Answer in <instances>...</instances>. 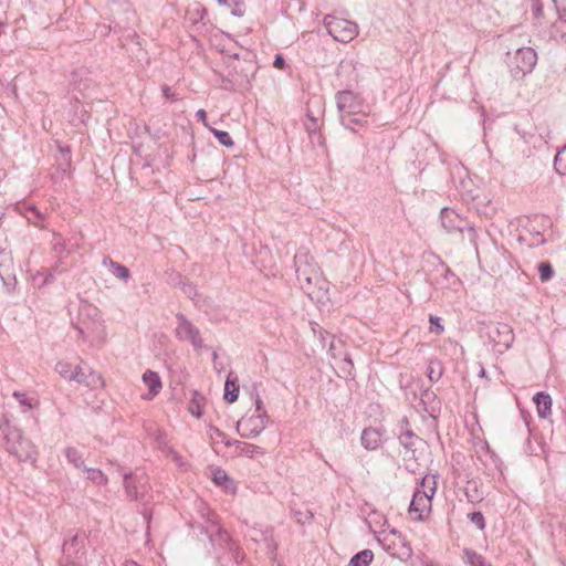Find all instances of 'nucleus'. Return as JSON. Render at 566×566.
<instances>
[{
    "mask_svg": "<svg viewBox=\"0 0 566 566\" xmlns=\"http://www.w3.org/2000/svg\"><path fill=\"white\" fill-rule=\"evenodd\" d=\"M382 535H384V538L381 541L384 544L386 542H388L390 539V537H394V539H391L390 543L387 544V546H386L387 551H395L396 546H397V541H398L403 547H406L408 554L411 553L410 547L406 546L405 538L401 536V534L398 531L392 528L389 531V533H382Z\"/></svg>",
    "mask_w": 566,
    "mask_h": 566,
    "instance_id": "23",
    "label": "nucleus"
},
{
    "mask_svg": "<svg viewBox=\"0 0 566 566\" xmlns=\"http://www.w3.org/2000/svg\"><path fill=\"white\" fill-rule=\"evenodd\" d=\"M13 397L20 403V406L27 409H35L40 406L39 399L35 397H29L25 392L14 391Z\"/></svg>",
    "mask_w": 566,
    "mask_h": 566,
    "instance_id": "25",
    "label": "nucleus"
},
{
    "mask_svg": "<svg viewBox=\"0 0 566 566\" xmlns=\"http://www.w3.org/2000/svg\"><path fill=\"white\" fill-rule=\"evenodd\" d=\"M292 513L298 524H305L314 518V514L311 511L301 512L297 510H293Z\"/></svg>",
    "mask_w": 566,
    "mask_h": 566,
    "instance_id": "36",
    "label": "nucleus"
},
{
    "mask_svg": "<svg viewBox=\"0 0 566 566\" xmlns=\"http://www.w3.org/2000/svg\"><path fill=\"white\" fill-rule=\"evenodd\" d=\"M196 115H197V117H198V118H200V119L203 122V124L206 125V118H207V113H206V111H205V109H199V111L197 112V114H196Z\"/></svg>",
    "mask_w": 566,
    "mask_h": 566,
    "instance_id": "49",
    "label": "nucleus"
},
{
    "mask_svg": "<svg viewBox=\"0 0 566 566\" xmlns=\"http://www.w3.org/2000/svg\"><path fill=\"white\" fill-rule=\"evenodd\" d=\"M205 405V397L199 394L198 391H195L189 405V411L195 417H200L202 413V408Z\"/></svg>",
    "mask_w": 566,
    "mask_h": 566,
    "instance_id": "26",
    "label": "nucleus"
},
{
    "mask_svg": "<svg viewBox=\"0 0 566 566\" xmlns=\"http://www.w3.org/2000/svg\"><path fill=\"white\" fill-rule=\"evenodd\" d=\"M55 370L56 373L63 377L64 379L66 380H71L72 378H74V376H72V373H73V368H72V365L67 361H59L56 365H55Z\"/></svg>",
    "mask_w": 566,
    "mask_h": 566,
    "instance_id": "33",
    "label": "nucleus"
},
{
    "mask_svg": "<svg viewBox=\"0 0 566 566\" xmlns=\"http://www.w3.org/2000/svg\"><path fill=\"white\" fill-rule=\"evenodd\" d=\"M339 118L345 128L353 132L355 126H364L368 112L364 101L352 91H340L336 94Z\"/></svg>",
    "mask_w": 566,
    "mask_h": 566,
    "instance_id": "3",
    "label": "nucleus"
},
{
    "mask_svg": "<svg viewBox=\"0 0 566 566\" xmlns=\"http://www.w3.org/2000/svg\"><path fill=\"white\" fill-rule=\"evenodd\" d=\"M210 439L212 440V442H217L219 440L223 441L226 443V436L224 433L219 430L218 428L216 427H210Z\"/></svg>",
    "mask_w": 566,
    "mask_h": 566,
    "instance_id": "39",
    "label": "nucleus"
},
{
    "mask_svg": "<svg viewBox=\"0 0 566 566\" xmlns=\"http://www.w3.org/2000/svg\"><path fill=\"white\" fill-rule=\"evenodd\" d=\"M484 333L497 353H504L514 342L513 328L506 323H489Z\"/></svg>",
    "mask_w": 566,
    "mask_h": 566,
    "instance_id": "6",
    "label": "nucleus"
},
{
    "mask_svg": "<svg viewBox=\"0 0 566 566\" xmlns=\"http://www.w3.org/2000/svg\"><path fill=\"white\" fill-rule=\"evenodd\" d=\"M212 134L218 138L219 143L226 147H232L234 145L230 134L224 130L211 128Z\"/></svg>",
    "mask_w": 566,
    "mask_h": 566,
    "instance_id": "35",
    "label": "nucleus"
},
{
    "mask_svg": "<svg viewBox=\"0 0 566 566\" xmlns=\"http://www.w3.org/2000/svg\"><path fill=\"white\" fill-rule=\"evenodd\" d=\"M537 53L532 48H520L510 61L511 73L514 77H523L531 73L536 65Z\"/></svg>",
    "mask_w": 566,
    "mask_h": 566,
    "instance_id": "9",
    "label": "nucleus"
},
{
    "mask_svg": "<svg viewBox=\"0 0 566 566\" xmlns=\"http://www.w3.org/2000/svg\"><path fill=\"white\" fill-rule=\"evenodd\" d=\"M53 279H54L53 274H52V273H49V274L46 275L45 280H44V283H50V282H52V281H53Z\"/></svg>",
    "mask_w": 566,
    "mask_h": 566,
    "instance_id": "56",
    "label": "nucleus"
},
{
    "mask_svg": "<svg viewBox=\"0 0 566 566\" xmlns=\"http://www.w3.org/2000/svg\"><path fill=\"white\" fill-rule=\"evenodd\" d=\"M212 357H213V359L216 360V359L218 358V354L214 352V353L212 354Z\"/></svg>",
    "mask_w": 566,
    "mask_h": 566,
    "instance_id": "61",
    "label": "nucleus"
},
{
    "mask_svg": "<svg viewBox=\"0 0 566 566\" xmlns=\"http://www.w3.org/2000/svg\"><path fill=\"white\" fill-rule=\"evenodd\" d=\"M72 378L70 381H75L77 384H85L87 386H95L98 382H102L101 376L95 371H90L85 374L81 366H76L72 373Z\"/></svg>",
    "mask_w": 566,
    "mask_h": 566,
    "instance_id": "18",
    "label": "nucleus"
},
{
    "mask_svg": "<svg viewBox=\"0 0 566 566\" xmlns=\"http://www.w3.org/2000/svg\"><path fill=\"white\" fill-rule=\"evenodd\" d=\"M65 457L70 463H72L77 469L84 470V462L82 460V454L78 450L72 447H67L65 449Z\"/></svg>",
    "mask_w": 566,
    "mask_h": 566,
    "instance_id": "30",
    "label": "nucleus"
},
{
    "mask_svg": "<svg viewBox=\"0 0 566 566\" xmlns=\"http://www.w3.org/2000/svg\"><path fill=\"white\" fill-rule=\"evenodd\" d=\"M537 270L542 282H548L554 276V270L549 262H541Z\"/></svg>",
    "mask_w": 566,
    "mask_h": 566,
    "instance_id": "32",
    "label": "nucleus"
},
{
    "mask_svg": "<svg viewBox=\"0 0 566 566\" xmlns=\"http://www.w3.org/2000/svg\"><path fill=\"white\" fill-rule=\"evenodd\" d=\"M324 25L328 34L332 35L334 40L342 43L350 42L358 34V27L356 23L332 14H327L324 18Z\"/></svg>",
    "mask_w": 566,
    "mask_h": 566,
    "instance_id": "5",
    "label": "nucleus"
},
{
    "mask_svg": "<svg viewBox=\"0 0 566 566\" xmlns=\"http://www.w3.org/2000/svg\"><path fill=\"white\" fill-rule=\"evenodd\" d=\"M467 233H468V238H469V241L474 245L476 247V240H478V232H476V229L474 228V226L470 224L468 222V227H465V230Z\"/></svg>",
    "mask_w": 566,
    "mask_h": 566,
    "instance_id": "41",
    "label": "nucleus"
},
{
    "mask_svg": "<svg viewBox=\"0 0 566 566\" xmlns=\"http://www.w3.org/2000/svg\"><path fill=\"white\" fill-rule=\"evenodd\" d=\"M61 566H78V565L76 563H74L73 560H69V562L62 563Z\"/></svg>",
    "mask_w": 566,
    "mask_h": 566,
    "instance_id": "57",
    "label": "nucleus"
},
{
    "mask_svg": "<svg viewBox=\"0 0 566 566\" xmlns=\"http://www.w3.org/2000/svg\"><path fill=\"white\" fill-rule=\"evenodd\" d=\"M62 549L66 562L81 558L85 553L84 537H80L78 533L73 534L69 541L64 542Z\"/></svg>",
    "mask_w": 566,
    "mask_h": 566,
    "instance_id": "14",
    "label": "nucleus"
},
{
    "mask_svg": "<svg viewBox=\"0 0 566 566\" xmlns=\"http://www.w3.org/2000/svg\"><path fill=\"white\" fill-rule=\"evenodd\" d=\"M443 374L442 365L439 360L431 359L427 366V375L430 381H438Z\"/></svg>",
    "mask_w": 566,
    "mask_h": 566,
    "instance_id": "29",
    "label": "nucleus"
},
{
    "mask_svg": "<svg viewBox=\"0 0 566 566\" xmlns=\"http://www.w3.org/2000/svg\"><path fill=\"white\" fill-rule=\"evenodd\" d=\"M130 36H132V39L136 40V44L139 45V36H138V34L136 32H133V34Z\"/></svg>",
    "mask_w": 566,
    "mask_h": 566,
    "instance_id": "58",
    "label": "nucleus"
},
{
    "mask_svg": "<svg viewBox=\"0 0 566 566\" xmlns=\"http://www.w3.org/2000/svg\"><path fill=\"white\" fill-rule=\"evenodd\" d=\"M343 359L345 363H347L350 367L353 366V361L347 353H344Z\"/></svg>",
    "mask_w": 566,
    "mask_h": 566,
    "instance_id": "52",
    "label": "nucleus"
},
{
    "mask_svg": "<svg viewBox=\"0 0 566 566\" xmlns=\"http://www.w3.org/2000/svg\"><path fill=\"white\" fill-rule=\"evenodd\" d=\"M440 317L430 315V331L436 334H441L443 332V325L440 323Z\"/></svg>",
    "mask_w": 566,
    "mask_h": 566,
    "instance_id": "38",
    "label": "nucleus"
},
{
    "mask_svg": "<svg viewBox=\"0 0 566 566\" xmlns=\"http://www.w3.org/2000/svg\"><path fill=\"white\" fill-rule=\"evenodd\" d=\"M554 167L560 176H566V146L555 155Z\"/></svg>",
    "mask_w": 566,
    "mask_h": 566,
    "instance_id": "31",
    "label": "nucleus"
},
{
    "mask_svg": "<svg viewBox=\"0 0 566 566\" xmlns=\"http://www.w3.org/2000/svg\"><path fill=\"white\" fill-rule=\"evenodd\" d=\"M533 13L535 17H541L543 14V6L541 3L535 4L533 8Z\"/></svg>",
    "mask_w": 566,
    "mask_h": 566,
    "instance_id": "48",
    "label": "nucleus"
},
{
    "mask_svg": "<svg viewBox=\"0 0 566 566\" xmlns=\"http://www.w3.org/2000/svg\"><path fill=\"white\" fill-rule=\"evenodd\" d=\"M124 489L128 497L143 500L148 491V478L144 473H125Z\"/></svg>",
    "mask_w": 566,
    "mask_h": 566,
    "instance_id": "11",
    "label": "nucleus"
},
{
    "mask_svg": "<svg viewBox=\"0 0 566 566\" xmlns=\"http://www.w3.org/2000/svg\"><path fill=\"white\" fill-rule=\"evenodd\" d=\"M534 402L536 403L537 412L541 418H546L551 415L552 398L548 394L543 391L537 392L534 396Z\"/></svg>",
    "mask_w": 566,
    "mask_h": 566,
    "instance_id": "21",
    "label": "nucleus"
},
{
    "mask_svg": "<svg viewBox=\"0 0 566 566\" xmlns=\"http://www.w3.org/2000/svg\"><path fill=\"white\" fill-rule=\"evenodd\" d=\"M239 396V384L237 378H232V373H230L227 377L224 384V400L229 403H233L237 401Z\"/></svg>",
    "mask_w": 566,
    "mask_h": 566,
    "instance_id": "22",
    "label": "nucleus"
},
{
    "mask_svg": "<svg viewBox=\"0 0 566 566\" xmlns=\"http://www.w3.org/2000/svg\"><path fill=\"white\" fill-rule=\"evenodd\" d=\"M192 291H195V287L191 284H187L184 286V292L189 294L191 296Z\"/></svg>",
    "mask_w": 566,
    "mask_h": 566,
    "instance_id": "51",
    "label": "nucleus"
},
{
    "mask_svg": "<svg viewBox=\"0 0 566 566\" xmlns=\"http://www.w3.org/2000/svg\"><path fill=\"white\" fill-rule=\"evenodd\" d=\"M470 521L481 531L485 528V520L481 512H473L469 515Z\"/></svg>",
    "mask_w": 566,
    "mask_h": 566,
    "instance_id": "37",
    "label": "nucleus"
},
{
    "mask_svg": "<svg viewBox=\"0 0 566 566\" xmlns=\"http://www.w3.org/2000/svg\"><path fill=\"white\" fill-rule=\"evenodd\" d=\"M436 493V476L426 475L416 489L409 506V513L413 518L423 521L431 512L432 497Z\"/></svg>",
    "mask_w": 566,
    "mask_h": 566,
    "instance_id": "4",
    "label": "nucleus"
},
{
    "mask_svg": "<svg viewBox=\"0 0 566 566\" xmlns=\"http://www.w3.org/2000/svg\"><path fill=\"white\" fill-rule=\"evenodd\" d=\"M343 342L340 339L332 338L328 343V355L332 359H337L343 355L342 353Z\"/></svg>",
    "mask_w": 566,
    "mask_h": 566,
    "instance_id": "34",
    "label": "nucleus"
},
{
    "mask_svg": "<svg viewBox=\"0 0 566 566\" xmlns=\"http://www.w3.org/2000/svg\"><path fill=\"white\" fill-rule=\"evenodd\" d=\"M206 533L213 545L224 546L230 552L234 551L235 545L230 534L223 530L216 520L208 518Z\"/></svg>",
    "mask_w": 566,
    "mask_h": 566,
    "instance_id": "12",
    "label": "nucleus"
},
{
    "mask_svg": "<svg viewBox=\"0 0 566 566\" xmlns=\"http://www.w3.org/2000/svg\"><path fill=\"white\" fill-rule=\"evenodd\" d=\"M318 334H319V339L324 347L326 346L327 342L329 343L332 338H335L327 331H325L323 328H319Z\"/></svg>",
    "mask_w": 566,
    "mask_h": 566,
    "instance_id": "42",
    "label": "nucleus"
},
{
    "mask_svg": "<svg viewBox=\"0 0 566 566\" xmlns=\"http://www.w3.org/2000/svg\"><path fill=\"white\" fill-rule=\"evenodd\" d=\"M226 446H235L239 455L249 458L262 457L265 453L261 447L239 440L226 441Z\"/></svg>",
    "mask_w": 566,
    "mask_h": 566,
    "instance_id": "17",
    "label": "nucleus"
},
{
    "mask_svg": "<svg viewBox=\"0 0 566 566\" xmlns=\"http://www.w3.org/2000/svg\"><path fill=\"white\" fill-rule=\"evenodd\" d=\"M175 336L179 342L190 343L197 350L205 347L199 328L182 313L176 314Z\"/></svg>",
    "mask_w": 566,
    "mask_h": 566,
    "instance_id": "8",
    "label": "nucleus"
},
{
    "mask_svg": "<svg viewBox=\"0 0 566 566\" xmlns=\"http://www.w3.org/2000/svg\"><path fill=\"white\" fill-rule=\"evenodd\" d=\"M361 444L367 450H376L381 446V433L374 428H366L361 433Z\"/></svg>",
    "mask_w": 566,
    "mask_h": 566,
    "instance_id": "19",
    "label": "nucleus"
},
{
    "mask_svg": "<svg viewBox=\"0 0 566 566\" xmlns=\"http://www.w3.org/2000/svg\"><path fill=\"white\" fill-rule=\"evenodd\" d=\"M219 4H228V0H218Z\"/></svg>",
    "mask_w": 566,
    "mask_h": 566,
    "instance_id": "60",
    "label": "nucleus"
},
{
    "mask_svg": "<svg viewBox=\"0 0 566 566\" xmlns=\"http://www.w3.org/2000/svg\"><path fill=\"white\" fill-rule=\"evenodd\" d=\"M108 265L112 270V273L116 277L120 279L124 282H127L129 280L130 273H129L128 268H126L125 265L117 263L111 259L108 260Z\"/></svg>",
    "mask_w": 566,
    "mask_h": 566,
    "instance_id": "27",
    "label": "nucleus"
},
{
    "mask_svg": "<svg viewBox=\"0 0 566 566\" xmlns=\"http://www.w3.org/2000/svg\"><path fill=\"white\" fill-rule=\"evenodd\" d=\"M255 408H256L258 413H262L263 415V412H265V410L263 409V402H262L260 397H258L255 399Z\"/></svg>",
    "mask_w": 566,
    "mask_h": 566,
    "instance_id": "47",
    "label": "nucleus"
},
{
    "mask_svg": "<svg viewBox=\"0 0 566 566\" xmlns=\"http://www.w3.org/2000/svg\"><path fill=\"white\" fill-rule=\"evenodd\" d=\"M440 221L441 226L448 233H463L465 227H468V221L464 218H462L457 211L448 207L441 209Z\"/></svg>",
    "mask_w": 566,
    "mask_h": 566,
    "instance_id": "13",
    "label": "nucleus"
},
{
    "mask_svg": "<svg viewBox=\"0 0 566 566\" xmlns=\"http://www.w3.org/2000/svg\"><path fill=\"white\" fill-rule=\"evenodd\" d=\"M84 342L91 345H103L106 342L107 333L99 310L88 303L81 301L76 322L73 324Z\"/></svg>",
    "mask_w": 566,
    "mask_h": 566,
    "instance_id": "2",
    "label": "nucleus"
},
{
    "mask_svg": "<svg viewBox=\"0 0 566 566\" xmlns=\"http://www.w3.org/2000/svg\"><path fill=\"white\" fill-rule=\"evenodd\" d=\"M297 281L301 289L313 301H322L328 292V283L308 253L294 256Z\"/></svg>",
    "mask_w": 566,
    "mask_h": 566,
    "instance_id": "1",
    "label": "nucleus"
},
{
    "mask_svg": "<svg viewBox=\"0 0 566 566\" xmlns=\"http://www.w3.org/2000/svg\"><path fill=\"white\" fill-rule=\"evenodd\" d=\"M123 566H140L134 560H126Z\"/></svg>",
    "mask_w": 566,
    "mask_h": 566,
    "instance_id": "54",
    "label": "nucleus"
},
{
    "mask_svg": "<svg viewBox=\"0 0 566 566\" xmlns=\"http://www.w3.org/2000/svg\"><path fill=\"white\" fill-rule=\"evenodd\" d=\"M399 441L406 451L410 452L412 457H415L416 451L424 444L423 440L408 428L401 432L399 436Z\"/></svg>",
    "mask_w": 566,
    "mask_h": 566,
    "instance_id": "15",
    "label": "nucleus"
},
{
    "mask_svg": "<svg viewBox=\"0 0 566 566\" xmlns=\"http://www.w3.org/2000/svg\"><path fill=\"white\" fill-rule=\"evenodd\" d=\"M7 450L20 461H28L34 458L35 448L19 429H10L6 434Z\"/></svg>",
    "mask_w": 566,
    "mask_h": 566,
    "instance_id": "7",
    "label": "nucleus"
},
{
    "mask_svg": "<svg viewBox=\"0 0 566 566\" xmlns=\"http://www.w3.org/2000/svg\"><path fill=\"white\" fill-rule=\"evenodd\" d=\"M373 558L374 553L370 549H364L350 558L348 566H368Z\"/></svg>",
    "mask_w": 566,
    "mask_h": 566,
    "instance_id": "24",
    "label": "nucleus"
},
{
    "mask_svg": "<svg viewBox=\"0 0 566 566\" xmlns=\"http://www.w3.org/2000/svg\"><path fill=\"white\" fill-rule=\"evenodd\" d=\"M199 12H200V19H202L203 15H206V13H207L205 9L199 10Z\"/></svg>",
    "mask_w": 566,
    "mask_h": 566,
    "instance_id": "59",
    "label": "nucleus"
},
{
    "mask_svg": "<svg viewBox=\"0 0 566 566\" xmlns=\"http://www.w3.org/2000/svg\"><path fill=\"white\" fill-rule=\"evenodd\" d=\"M213 481L217 485H224V483L229 481V476L224 471L219 469L213 474Z\"/></svg>",
    "mask_w": 566,
    "mask_h": 566,
    "instance_id": "40",
    "label": "nucleus"
},
{
    "mask_svg": "<svg viewBox=\"0 0 566 566\" xmlns=\"http://www.w3.org/2000/svg\"><path fill=\"white\" fill-rule=\"evenodd\" d=\"M87 479L96 485H106L108 482L107 476L99 470L94 468H84Z\"/></svg>",
    "mask_w": 566,
    "mask_h": 566,
    "instance_id": "28",
    "label": "nucleus"
},
{
    "mask_svg": "<svg viewBox=\"0 0 566 566\" xmlns=\"http://www.w3.org/2000/svg\"><path fill=\"white\" fill-rule=\"evenodd\" d=\"M480 375H481V376H484V375H485V370H484L483 368L481 369V374H480Z\"/></svg>",
    "mask_w": 566,
    "mask_h": 566,
    "instance_id": "62",
    "label": "nucleus"
},
{
    "mask_svg": "<svg viewBox=\"0 0 566 566\" xmlns=\"http://www.w3.org/2000/svg\"><path fill=\"white\" fill-rule=\"evenodd\" d=\"M465 494H467V496H468V499H469V501H470V502H475V501H478V500H479V496H478V495H475V496H470L469 488H467V492H465Z\"/></svg>",
    "mask_w": 566,
    "mask_h": 566,
    "instance_id": "53",
    "label": "nucleus"
},
{
    "mask_svg": "<svg viewBox=\"0 0 566 566\" xmlns=\"http://www.w3.org/2000/svg\"><path fill=\"white\" fill-rule=\"evenodd\" d=\"M402 422H403L406 426H408V420H407L406 418L402 420Z\"/></svg>",
    "mask_w": 566,
    "mask_h": 566,
    "instance_id": "63",
    "label": "nucleus"
},
{
    "mask_svg": "<svg viewBox=\"0 0 566 566\" xmlns=\"http://www.w3.org/2000/svg\"><path fill=\"white\" fill-rule=\"evenodd\" d=\"M163 94L164 96L167 98V99H170L172 102L177 101V96L175 95V93L171 92L170 87L167 86V85H164L163 88Z\"/></svg>",
    "mask_w": 566,
    "mask_h": 566,
    "instance_id": "43",
    "label": "nucleus"
},
{
    "mask_svg": "<svg viewBox=\"0 0 566 566\" xmlns=\"http://www.w3.org/2000/svg\"><path fill=\"white\" fill-rule=\"evenodd\" d=\"M143 381L149 389L148 394L144 397L145 399H153L160 392L163 385L160 377L156 371L147 369L143 374Z\"/></svg>",
    "mask_w": 566,
    "mask_h": 566,
    "instance_id": "16",
    "label": "nucleus"
},
{
    "mask_svg": "<svg viewBox=\"0 0 566 566\" xmlns=\"http://www.w3.org/2000/svg\"><path fill=\"white\" fill-rule=\"evenodd\" d=\"M109 32H111V27L109 25H102L99 28L101 35H107Z\"/></svg>",
    "mask_w": 566,
    "mask_h": 566,
    "instance_id": "50",
    "label": "nucleus"
},
{
    "mask_svg": "<svg viewBox=\"0 0 566 566\" xmlns=\"http://www.w3.org/2000/svg\"><path fill=\"white\" fill-rule=\"evenodd\" d=\"M449 276L455 279L454 273L450 269H446V277H449Z\"/></svg>",
    "mask_w": 566,
    "mask_h": 566,
    "instance_id": "55",
    "label": "nucleus"
},
{
    "mask_svg": "<svg viewBox=\"0 0 566 566\" xmlns=\"http://www.w3.org/2000/svg\"><path fill=\"white\" fill-rule=\"evenodd\" d=\"M265 418L266 412L242 417L237 423V430L243 438H255L265 429Z\"/></svg>",
    "mask_w": 566,
    "mask_h": 566,
    "instance_id": "10",
    "label": "nucleus"
},
{
    "mask_svg": "<svg viewBox=\"0 0 566 566\" xmlns=\"http://www.w3.org/2000/svg\"><path fill=\"white\" fill-rule=\"evenodd\" d=\"M274 67L283 69L285 66V60L281 54H277L273 62Z\"/></svg>",
    "mask_w": 566,
    "mask_h": 566,
    "instance_id": "44",
    "label": "nucleus"
},
{
    "mask_svg": "<svg viewBox=\"0 0 566 566\" xmlns=\"http://www.w3.org/2000/svg\"><path fill=\"white\" fill-rule=\"evenodd\" d=\"M262 536L265 542L271 541L273 536V528H266L265 531H263Z\"/></svg>",
    "mask_w": 566,
    "mask_h": 566,
    "instance_id": "46",
    "label": "nucleus"
},
{
    "mask_svg": "<svg viewBox=\"0 0 566 566\" xmlns=\"http://www.w3.org/2000/svg\"><path fill=\"white\" fill-rule=\"evenodd\" d=\"M59 155L56 157L57 170L66 174L72 168L71 149L69 146L59 145Z\"/></svg>",
    "mask_w": 566,
    "mask_h": 566,
    "instance_id": "20",
    "label": "nucleus"
},
{
    "mask_svg": "<svg viewBox=\"0 0 566 566\" xmlns=\"http://www.w3.org/2000/svg\"><path fill=\"white\" fill-rule=\"evenodd\" d=\"M169 454L172 457V460L177 462L179 465H181V457L172 449H168Z\"/></svg>",
    "mask_w": 566,
    "mask_h": 566,
    "instance_id": "45",
    "label": "nucleus"
}]
</instances>
